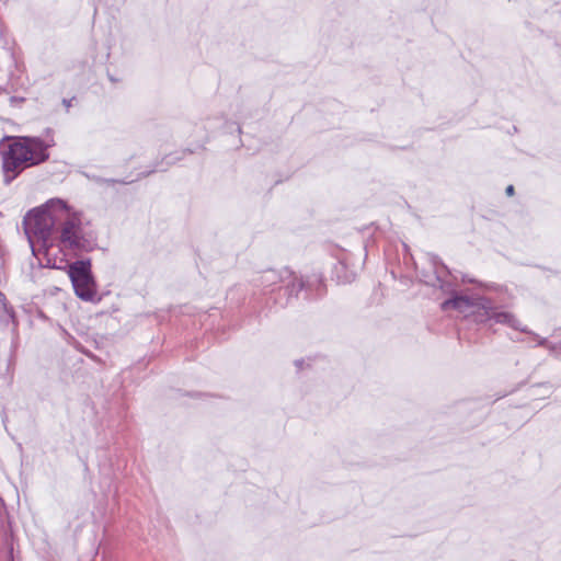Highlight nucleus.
I'll list each match as a JSON object with an SVG mask.
<instances>
[{"label":"nucleus","mask_w":561,"mask_h":561,"mask_svg":"<svg viewBox=\"0 0 561 561\" xmlns=\"http://www.w3.org/2000/svg\"><path fill=\"white\" fill-rule=\"evenodd\" d=\"M461 283H463V284H473L478 288H480V289H482L484 291H493L495 294V298L494 299L496 301H499L501 305H503L501 297L504 296L506 290L502 286L493 284V283H483L481 280H478L477 278L470 277L467 274H462L461 275Z\"/></svg>","instance_id":"obj_9"},{"label":"nucleus","mask_w":561,"mask_h":561,"mask_svg":"<svg viewBox=\"0 0 561 561\" xmlns=\"http://www.w3.org/2000/svg\"><path fill=\"white\" fill-rule=\"evenodd\" d=\"M458 335H459V337H460V339H461V337H467V336H466V334H463V333H461V332H458Z\"/></svg>","instance_id":"obj_19"},{"label":"nucleus","mask_w":561,"mask_h":561,"mask_svg":"<svg viewBox=\"0 0 561 561\" xmlns=\"http://www.w3.org/2000/svg\"><path fill=\"white\" fill-rule=\"evenodd\" d=\"M110 80L113 81V82L116 81L115 77H112V76H110Z\"/></svg>","instance_id":"obj_20"},{"label":"nucleus","mask_w":561,"mask_h":561,"mask_svg":"<svg viewBox=\"0 0 561 561\" xmlns=\"http://www.w3.org/2000/svg\"><path fill=\"white\" fill-rule=\"evenodd\" d=\"M534 340L537 341V336L536 335H534ZM543 343H545L543 339L538 340V344L539 345H542Z\"/></svg>","instance_id":"obj_17"},{"label":"nucleus","mask_w":561,"mask_h":561,"mask_svg":"<svg viewBox=\"0 0 561 561\" xmlns=\"http://www.w3.org/2000/svg\"><path fill=\"white\" fill-rule=\"evenodd\" d=\"M186 153H193V150L186 149V150L182 151L181 153L180 152H175L173 154L165 156L160 162H157V164L154 165V168L152 170L148 171L146 174L148 175V174L153 173L156 171H160V172L167 171V169L170 165H172L176 161H180L181 159H183V157Z\"/></svg>","instance_id":"obj_10"},{"label":"nucleus","mask_w":561,"mask_h":561,"mask_svg":"<svg viewBox=\"0 0 561 561\" xmlns=\"http://www.w3.org/2000/svg\"><path fill=\"white\" fill-rule=\"evenodd\" d=\"M425 260L430 270H422L419 273L421 282L440 289V286L449 280L448 277L453 276L450 270L444 264L439 256L434 253H426Z\"/></svg>","instance_id":"obj_6"},{"label":"nucleus","mask_w":561,"mask_h":561,"mask_svg":"<svg viewBox=\"0 0 561 561\" xmlns=\"http://www.w3.org/2000/svg\"><path fill=\"white\" fill-rule=\"evenodd\" d=\"M5 300L4 294L0 291V316H14L12 309H9Z\"/></svg>","instance_id":"obj_11"},{"label":"nucleus","mask_w":561,"mask_h":561,"mask_svg":"<svg viewBox=\"0 0 561 561\" xmlns=\"http://www.w3.org/2000/svg\"><path fill=\"white\" fill-rule=\"evenodd\" d=\"M101 181L106 184H112V185L115 183L127 184L126 181H121V180H115V179H102Z\"/></svg>","instance_id":"obj_12"},{"label":"nucleus","mask_w":561,"mask_h":561,"mask_svg":"<svg viewBox=\"0 0 561 561\" xmlns=\"http://www.w3.org/2000/svg\"><path fill=\"white\" fill-rule=\"evenodd\" d=\"M49 147L41 137L4 136L0 140L3 183L9 185L26 169L46 162L49 159Z\"/></svg>","instance_id":"obj_3"},{"label":"nucleus","mask_w":561,"mask_h":561,"mask_svg":"<svg viewBox=\"0 0 561 561\" xmlns=\"http://www.w3.org/2000/svg\"><path fill=\"white\" fill-rule=\"evenodd\" d=\"M68 275L75 294L84 301H93L98 295L96 283L91 271V260H77L69 265Z\"/></svg>","instance_id":"obj_5"},{"label":"nucleus","mask_w":561,"mask_h":561,"mask_svg":"<svg viewBox=\"0 0 561 561\" xmlns=\"http://www.w3.org/2000/svg\"><path fill=\"white\" fill-rule=\"evenodd\" d=\"M304 364H305V360H304V359H297V360L295 362V365H296V367L298 368V370H300V369L302 368Z\"/></svg>","instance_id":"obj_16"},{"label":"nucleus","mask_w":561,"mask_h":561,"mask_svg":"<svg viewBox=\"0 0 561 561\" xmlns=\"http://www.w3.org/2000/svg\"><path fill=\"white\" fill-rule=\"evenodd\" d=\"M75 100V98H71V99H64L62 100V104L64 106L66 107L67 112L69 111V108L71 107L72 105V101Z\"/></svg>","instance_id":"obj_13"},{"label":"nucleus","mask_w":561,"mask_h":561,"mask_svg":"<svg viewBox=\"0 0 561 561\" xmlns=\"http://www.w3.org/2000/svg\"><path fill=\"white\" fill-rule=\"evenodd\" d=\"M11 320H12V325H13V327H16L15 318H11Z\"/></svg>","instance_id":"obj_18"},{"label":"nucleus","mask_w":561,"mask_h":561,"mask_svg":"<svg viewBox=\"0 0 561 561\" xmlns=\"http://www.w3.org/2000/svg\"><path fill=\"white\" fill-rule=\"evenodd\" d=\"M515 190H514V186L513 185H508L506 188H505V193L508 195V196H512L514 194Z\"/></svg>","instance_id":"obj_15"},{"label":"nucleus","mask_w":561,"mask_h":561,"mask_svg":"<svg viewBox=\"0 0 561 561\" xmlns=\"http://www.w3.org/2000/svg\"><path fill=\"white\" fill-rule=\"evenodd\" d=\"M252 283L265 296L268 312L299 307L304 301L322 298L327 286L321 274L299 276L288 268H268L257 273Z\"/></svg>","instance_id":"obj_2"},{"label":"nucleus","mask_w":561,"mask_h":561,"mask_svg":"<svg viewBox=\"0 0 561 561\" xmlns=\"http://www.w3.org/2000/svg\"><path fill=\"white\" fill-rule=\"evenodd\" d=\"M355 277L356 270L353 266H350L346 256L337 260V262L333 265L332 278H334L337 283L348 284L352 283Z\"/></svg>","instance_id":"obj_8"},{"label":"nucleus","mask_w":561,"mask_h":561,"mask_svg":"<svg viewBox=\"0 0 561 561\" xmlns=\"http://www.w3.org/2000/svg\"><path fill=\"white\" fill-rule=\"evenodd\" d=\"M170 313H174L175 316H192L188 311H176L175 309H169Z\"/></svg>","instance_id":"obj_14"},{"label":"nucleus","mask_w":561,"mask_h":561,"mask_svg":"<svg viewBox=\"0 0 561 561\" xmlns=\"http://www.w3.org/2000/svg\"><path fill=\"white\" fill-rule=\"evenodd\" d=\"M492 319H494L497 323L507 325L508 328H511L513 330L534 335L527 329V327L520 324V321L518 318H511V317H507V318H480L479 320H478V318H460V320H461L460 325H463L466 322L468 324H473L479 328H484L488 325V321L492 320Z\"/></svg>","instance_id":"obj_7"},{"label":"nucleus","mask_w":561,"mask_h":561,"mask_svg":"<svg viewBox=\"0 0 561 561\" xmlns=\"http://www.w3.org/2000/svg\"><path fill=\"white\" fill-rule=\"evenodd\" d=\"M440 290L448 295V297L440 302V310L467 312V311H483V316H512L507 311H502L500 308L503 307L493 297L472 294L468 295L456 289L455 284L448 280L446 284L440 286Z\"/></svg>","instance_id":"obj_4"},{"label":"nucleus","mask_w":561,"mask_h":561,"mask_svg":"<svg viewBox=\"0 0 561 561\" xmlns=\"http://www.w3.org/2000/svg\"><path fill=\"white\" fill-rule=\"evenodd\" d=\"M23 227L34 255L37 252L48 254L55 244L73 251L90 252L94 249V243L83 234L80 218L60 198H50L28 210Z\"/></svg>","instance_id":"obj_1"}]
</instances>
